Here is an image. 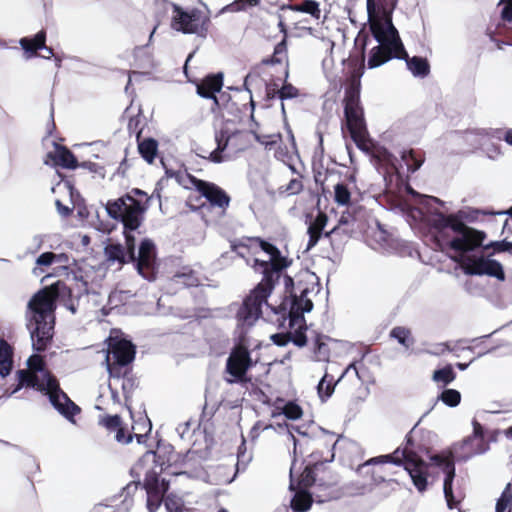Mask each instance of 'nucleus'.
<instances>
[{"label":"nucleus","mask_w":512,"mask_h":512,"mask_svg":"<svg viewBox=\"0 0 512 512\" xmlns=\"http://www.w3.org/2000/svg\"><path fill=\"white\" fill-rule=\"evenodd\" d=\"M249 240L258 242L261 250L270 259H253L251 267L262 275V279L244 298L237 311L238 321L249 326L254 324L262 315L265 304L277 316L279 325H283L286 320H289L290 327L301 324L304 322V313L313 309V302L308 294L314 288H310L303 281L294 283L293 278L285 273L293 261L283 256L275 245L262 238Z\"/></svg>","instance_id":"nucleus-1"},{"label":"nucleus","mask_w":512,"mask_h":512,"mask_svg":"<svg viewBox=\"0 0 512 512\" xmlns=\"http://www.w3.org/2000/svg\"><path fill=\"white\" fill-rule=\"evenodd\" d=\"M367 37L364 38L361 50L357 57H351L349 66L352 68L344 93V119L345 126L356 146L369 154L375 163L385 169L386 174H398L397 159L386 148L376 145L369 137L364 108L360 100L361 77L365 67V47Z\"/></svg>","instance_id":"nucleus-2"},{"label":"nucleus","mask_w":512,"mask_h":512,"mask_svg":"<svg viewBox=\"0 0 512 512\" xmlns=\"http://www.w3.org/2000/svg\"><path fill=\"white\" fill-rule=\"evenodd\" d=\"M367 13L370 31L379 43L370 51L368 67L376 68L395 58L405 60L408 69L414 76L426 77L430 73L427 59L419 56L409 57L399 33L392 23L391 12H384L383 17H380L376 10L375 0H367Z\"/></svg>","instance_id":"nucleus-3"},{"label":"nucleus","mask_w":512,"mask_h":512,"mask_svg":"<svg viewBox=\"0 0 512 512\" xmlns=\"http://www.w3.org/2000/svg\"><path fill=\"white\" fill-rule=\"evenodd\" d=\"M177 457L173 446L159 445L156 451L145 452L131 469L133 476H144L143 488L147 493V508L150 512L159 508L169 489V483L164 479L160 481L159 476L165 468L177 462Z\"/></svg>","instance_id":"nucleus-4"},{"label":"nucleus","mask_w":512,"mask_h":512,"mask_svg":"<svg viewBox=\"0 0 512 512\" xmlns=\"http://www.w3.org/2000/svg\"><path fill=\"white\" fill-rule=\"evenodd\" d=\"M59 291L56 285L45 287L30 299L28 309L32 312L30 321L35 328L31 330L33 349L44 352L50 345L54 334L55 301Z\"/></svg>","instance_id":"nucleus-5"},{"label":"nucleus","mask_w":512,"mask_h":512,"mask_svg":"<svg viewBox=\"0 0 512 512\" xmlns=\"http://www.w3.org/2000/svg\"><path fill=\"white\" fill-rule=\"evenodd\" d=\"M151 197L139 188H133L115 200H109L106 211L110 218L121 222L125 229H138L149 207Z\"/></svg>","instance_id":"nucleus-6"},{"label":"nucleus","mask_w":512,"mask_h":512,"mask_svg":"<svg viewBox=\"0 0 512 512\" xmlns=\"http://www.w3.org/2000/svg\"><path fill=\"white\" fill-rule=\"evenodd\" d=\"M216 148L208 152V156L201 155L213 163H221L226 157L235 156L245 151L251 145L250 133L245 130H234L223 127L215 132Z\"/></svg>","instance_id":"nucleus-7"},{"label":"nucleus","mask_w":512,"mask_h":512,"mask_svg":"<svg viewBox=\"0 0 512 512\" xmlns=\"http://www.w3.org/2000/svg\"><path fill=\"white\" fill-rule=\"evenodd\" d=\"M416 432L414 426L405 437V445L402 449V456L405 460V470L408 472L412 482L419 492L427 490L429 468L433 465L431 461L425 462L418 454L423 449L415 444L413 435Z\"/></svg>","instance_id":"nucleus-8"},{"label":"nucleus","mask_w":512,"mask_h":512,"mask_svg":"<svg viewBox=\"0 0 512 512\" xmlns=\"http://www.w3.org/2000/svg\"><path fill=\"white\" fill-rule=\"evenodd\" d=\"M135 345L124 338H110L105 363L112 378L120 379L129 370H133L132 363L135 359Z\"/></svg>","instance_id":"nucleus-9"},{"label":"nucleus","mask_w":512,"mask_h":512,"mask_svg":"<svg viewBox=\"0 0 512 512\" xmlns=\"http://www.w3.org/2000/svg\"><path fill=\"white\" fill-rule=\"evenodd\" d=\"M178 182L185 189L197 191L201 197L207 200L211 208L219 209L223 214L230 205L229 194L213 182L198 179L190 173L180 176Z\"/></svg>","instance_id":"nucleus-10"},{"label":"nucleus","mask_w":512,"mask_h":512,"mask_svg":"<svg viewBox=\"0 0 512 512\" xmlns=\"http://www.w3.org/2000/svg\"><path fill=\"white\" fill-rule=\"evenodd\" d=\"M253 366L254 362L248 348L242 344L236 345L226 360L225 373L228 376L225 377V381L228 384L246 385L250 383L252 379L248 376V371Z\"/></svg>","instance_id":"nucleus-11"},{"label":"nucleus","mask_w":512,"mask_h":512,"mask_svg":"<svg viewBox=\"0 0 512 512\" xmlns=\"http://www.w3.org/2000/svg\"><path fill=\"white\" fill-rule=\"evenodd\" d=\"M210 20L200 10L194 8L189 11L174 5L171 26L184 34H196L206 37Z\"/></svg>","instance_id":"nucleus-12"},{"label":"nucleus","mask_w":512,"mask_h":512,"mask_svg":"<svg viewBox=\"0 0 512 512\" xmlns=\"http://www.w3.org/2000/svg\"><path fill=\"white\" fill-rule=\"evenodd\" d=\"M460 225L458 230H454L455 235L447 244L450 250L457 253V258L467 257V253L483 248V242L487 237L484 231L476 230L463 221Z\"/></svg>","instance_id":"nucleus-13"},{"label":"nucleus","mask_w":512,"mask_h":512,"mask_svg":"<svg viewBox=\"0 0 512 512\" xmlns=\"http://www.w3.org/2000/svg\"><path fill=\"white\" fill-rule=\"evenodd\" d=\"M18 386L17 389L22 387L34 388L39 392L45 393L49 396V400L52 405H56L55 393L60 392V384L57 378L51 371L45 372L43 375V381L39 380L37 373L29 371L27 369H20L16 372Z\"/></svg>","instance_id":"nucleus-14"},{"label":"nucleus","mask_w":512,"mask_h":512,"mask_svg":"<svg viewBox=\"0 0 512 512\" xmlns=\"http://www.w3.org/2000/svg\"><path fill=\"white\" fill-rule=\"evenodd\" d=\"M467 275H487L504 281L506 276L501 263L497 260L485 258L484 256H467L454 258Z\"/></svg>","instance_id":"nucleus-15"},{"label":"nucleus","mask_w":512,"mask_h":512,"mask_svg":"<svg viewBox=\"0 0 512 512\" xmlns=\"http://www.w3.org/2000/svg\"><path fill=\"white\" fill-rule=\"evenodd\" d=\"M429 460H431L432 465L440 468L445 474L443 490L448 508H457L461 500H456L452 488L455 478V461L452 451L445 450L440 453L430 455Z\"/></svg>","instance_id":"nucleus-16"},{"label":"nucleus","mask_w":512,"mask_h":512,"mask_svg":"<svg viewBox=\"0 0 512 512\" xmlns=\"http://www.w3.org/2000/svg\"><path fill=\"white\" fill-rule=\"evenodd\" d=\"M133 263H136L138 273L145 279L149 281L156 279V246L151 239L145 238L141 241L138 256Z\"/></svg>","instance_id":"nucleus-17"},{"label":"nucleus","mask_w":512,"mask_h":512,"mask_svg":"<svg viewBox=\"0 0 512 512\" xmlns=\"http://www.w3.org/2000/svg\"><path fill=\"white\" fill-rule=\"evenodd\" d=\"M328 223V216L326 213L319 211L316 217L309 223L307 234L309 236V240L307 243V250L315 247L322 236L330 239L332 234L337 233L340 230L341 225H345L348 223L347 218L342 215L339 219V225L331 229L330 231H324L326 225Z\"/></svg>","instance_id":"nucleus-18"},{"label":"nucleus","mask_w":512,"mask_h":512,"mask_svg":"<svg viewBox=\"0 0 512 512\" xmlns=\"http://www.w3.org/2000/svg\"><path fill=\"white\" fill-rule=\"evenodd\" d=\"M356 473L364 480V486L368 487L369 490L384 483L390 475L387 473V469L378 464L374 458H370L360 464L356 469Z\"/></svg>","instance_id":"nucleus-19"},{"label":"nucleus","mask_w":512,"mask_h":512,"mask_svg":"<svg viewBox=\"0 0 512 512\" xmlns=\"http://www.w3.org/2000/svg\"><path fill=\"white\" fill-rule=\"evenodd\" d=\"M472 426V434L464 438L461 443V448L465 450L469 456L483 454L489 450V444L486 441L483 426L476 419H473Z\"/></svg>","instance_id":"nucleus-20"},{"label":"nucleus","mask_w":512,"mask_h":512,"mask_svg":"<svg viewBox=\"0 0 512 512\" xmlns=\"http://www.w3.org/2000/svg\"><path fill=\"white\" fill-rule=\"evenodd\" d=\"M223 80L224 76L221 72L208 74L196 84V92L202 98L212 99L214 105L219 108L216 94L221 91Z\"/></svg>","instance_id":"nucleus-21"},{"label":"nucleus","mask_w":512,"mask_h":512,"mask_svg":"<svg viewBox=\"0 0 512 512\" xmlns=\"http://www.w3.org/2000/svg\"><path fill=\"white\" fill-rule=\"evenodd\" d=\"M99 424L110 432H116L115 438L121 443H130L133 434L128 433L123 426L122 419L119 415H104L99 418Z\"/></svg>","instance_id":"nucleus-22"},{"label":"nucleus","mask_w":512,"mask_h":512,"mask_svg":"<svg viewBox=\"0 0 512 512\" xmlns=\"http://www.w3.org/2000/svg\"><path fill=\"white\" fill-rule=\"evenodd\" d=\"M48 157L53 161L55 166L65 169H76L79 167L77 158L66 146L57 145L54 152H50Z\"/></svg>","instance_id":"nucleus-23"},{"label":"nucleus","mask_w":512,"mask_h":512,"mask_svg":"<svg viewBox=\"0 0 512 512\" xmlns=\"http://www.w3.org/2000/svg\"><path fill=\"white\" fill-rule=\"evenodd\" d=\"M295 464L292 465L290 470V475L292 476ZM290 488L295 490L296 493L291 500V507L296 512H306L308 511L313 503L312 495L308 490L295 488L293 479L291 478Z\"/></svg>","instance_id":"nucleus-24"},{"label":"nucleus","mask_w":512,"mask_h":512,"mask_svg":"<svg viewBox=\"0 0 512 512\" xmlns=\"http://www.w3.org/2000/svg\"><path fill=\"white\" fill-rule=\"evenodd\" d=\"M461 221L462 219L455 214L445 215L442 212H438L430 219V226L436 230L438 234H442L447 228L451 229L453 232L454 230H458L459 227H461Z\"/></svg>","instance_id":"nucleus-25"},{"label":"nucleus","mask_w":512,"mask_h":512,"mask_svg":"<svg viewBox=\"0 0 512 512\" xmlns=\"http://www.w3.org/2000/svg\"><path fill=\"white\" fill-rule=\"evenodd\" d=\"M55 395L56 405L52 406L68 420H73L74 416L80 413V407L61 388L60 392L55 393Z\"/></svg>","instance_id":"nucleus-26"},{"label":"nucleus","mask_w":512,"mask_h":512,"mask_svg":"<svg viewBox=\"0 0 512 512\" xmlns=\"http://www.w3.org/2000/svg\"><path fill=\"white\" fill-rule=\"evenodd\" d=\"M336 442L331 445H324V448L320 446L312 451L308 456L307 464L318 469L320 465L333 461L335 457L334 446Z\"/></svg>","instance_id":"nucleus-27"},{"label":"nucleus","mask_w":512,"mask_h":512,"mask_svg":"<svg viewBox=\"0 0 512 512\" xmlns=\"http://www.w3.org/2000/svg\"><path fill=\"white\" fill-rule=\"evenodd\" d=\"M286 63L285 69V79L288 77V51H287V41L286 38H283L279 43L274 47V51L272 56L263 58L261 61L262 65H274V64H282Z\"/></svg>","instance_id":"nucleus-28"},{"label":"nucleus","mask_w":512,"mask_h":512,"mask_svg":"<svg viewBox=\"0 0 512 512\" xmlns=\"http://www.w3.org/2000/svg\"><path fill=\"white\" fill-rule=\"evenodd\" d=\"M19 43L26 53L36 55L38 50L45 47L46 31L42 29L34 37H23Z\"/></svg>","instance_id":"nucleus-29"},{"label":"nucleus","mask_w":512,"mask_h":512,"mask_svg":"<svg viewBox=\"0 0 512 512\" xmlns=\"http://www.w3.org/2000/svg\"><path fill=\"white\" fill-rule=\"evenodd\" d=\"M172 280L175 283L183 285L188 288L197 287L200 285V279L197 273L187 266L182 267L179 271H177L173 275Z\"/></svg>","instance_id":"nucleus-30"},{"label":"nucleus","mask_w":512,"mask_h":512,"mask_svg":"<svg viewBox=\"0 0 512 512\" xmlns=\"http://www.w3.org/2000/svg\"><path fill=\"white\" fill-rule=\"evenodd\" d=\"M138 151L141 157L149 164H152L158 153V142L154 138L137 140Z\"/></svg>","instance_id":"nucleus-31"},{"label":"nucleus","mask_w":512,"mask_h":512,"mask_svg":"<svg viewBox=\"0 0 512 512\" xmlns=\"http://www.w3.org/2000/svg\"><path fill=\"white\" fill-rule=\"evenodd\" d=\"M401 158L407 165L408 171L414 173L424 163L425 153L421 149H409L402 152Z\"/></svg>","instance_id":"nucleus-32"},{"label":"nucleus","mask_w":512,"mask_h":512,"mask_svg":"<svg viewBox=\"0 0 512 512\" xmlns=\"http://www.w3.org/2000/svg\"><path fill=\"white\" fill-rule=\"evenodd\" d=\"M13 349L8 342L0 339V375L5 377L9 375L13 364Z\"/></svg>","instance_id":"nucleus-33"},{"label":"nucleus","mask_w":512,"mask_h":512,"mask_svg":"<svg viewBox=\"0 0 512 512\" xmlns=\"http://www.w3.org/2000/svg\"><path fill=\"white\" fill-rule=\"evenodd\" d=\"M104 252L108 261L117 262L120 265L131 262L128 260V254L125 251L124 246L120 243L108 244L105 247Z\"/></svg>","instance_id":"nucleus-34"},{"label":"nucleus","mask_w":512,"mask_h":512,"mask_svg":"<svg viewBox=\"0 0 512 512\" xmlns=\"http://www.w3.org/2000/svg\"><path fill=\"white\" fill-rule=\"evenodd\" d=\"M288 9L294 12L308 13L315 19H319L321 15L319 3L315 0H304L302 3L289 4Z\"/></svg>","instance_id":"nucleus-35"},{"label":"nucleus","mask_w":512,"mask_h":512,"mask_svg":"<svg viewBox=\"0 0 512 512\" xmlns=\"http://www.w3.org/2000/svg\"><path fill=\"white\" fill-rule=\"evenodd\" d=\"M456 379V373L452 365L448 364L433 372L432 380L441 387H446Z\"/></svg>","instance_id":"nucleus-36"},{"label":"nucleus","mask_w":512,"mask_h":512,"mask_svg":"<svg viewBox=\"0 0 512 512\" xmlns=\"http://www.w3.org/2000/svg\"><path fill=\"white\" fill-rule=\"evenodd\" d=\"M328 337L316 334L313 342V352L318 361H327L330 357V349L326 343Z\"/></svg>","instance_id":"nucleus-37"},{"label":"nucleus","mask_w":512,"mask_h":512,"mask_svg":"<svg viewBox=\"0 0 512 512\" xmlns=\"http://www.w3.org/2000/svg\"><path fill=\"white\" fill-rule=\"evenodd\" d=\"M337 382L334 380L333 375L324 374L317 386L318 395L323 401L331 397Z\"/></svg>","instance_id":"nucleus-38"},{"label":"nucleus","mask_w":512,"mask_h":512,"mask_svg":"<svg viewBox=\"0 0 512 512\" xmlns=\"http://www.w3.org/2000/svg\"><path fill=\"white\" fill-rule=\"evenodd\" d=\"M334 201L339 206L351 205V192L345 183H337L334 186Z\"/></svg>","instance_id":"nucleus-39"},{"label":"nucleus","mask_w":512,"mask_h":512,"mask_svg":"<svg viewBox=\"0 0 512 512\" xmlns=\"http://www.w3.org/2000/svg\"><path fill=\"white\" fill-rule=\"evenodd\" d=\"M316 468L306 464L303 472L300 474L295 488L308 490L316 481L315 478Z\"/></svg>","instance_id":"nucleus-40"},{"label":"nucleus","mask_w":512,"mask_h":512,"mask_svg":"<svg viewBox=\"0 0 512 512\" xmlns=\"http://www.w3.org/2000/svg\"><path fill=\"white\" fill-rule=\"evenodd\" d=\"M390 337L396 339L402 346L406 348H409L413 344L411 331L406 327H394L390 332Z\"/></svg>","instance_id":"nucleus-41"},{"label":"nucleus","mask_w":512,"mask_h":512,"mask_svg":"<svg viewBox=\"0 0 512 512\" xmlns=\"http://www.w3.org/2000/svg\"><path fill=\"white\" fill-rule=\"evenodd\" d=\"M27 370L41 373L42 376L45 375V372L50 371L46 367V361L44 357L40 354H32L27 360Z\"/></svg>","instance_id":"nucleus-42"},{"label":"nucleus","mask_w":512,"mask_h":512,"mask_svg":"<svg viewBox=\"0 0 512 512\" xmlns=\"http://www.w3.org/2000/svg\"><path fill=\"white\" fill-rule=\"evenodd\" d=\"M137 229H125L123 228V234L125 238V251L128 254V260L134 262L136 260L135 247L136 240L133 235V232Z\"/></svg>","instance_id":"nucleus-43"},{"label":"nucleus","mask_w":512,"mask_h":512,"mask_svg":"<svg viewBox=\"0 0 512 512\" xmlns=\"http://www.w3.org/2000/svg\"><path fill=\"white\" fill-rule=\"evenodd\" d=\"M301 178L302 176H299L298 178H293L289 181L288 184L280 186L278 189L279 193L286 194L288 196L297 195L301 193L303 190V183Z\"/></svg>","instance_id":"nucleus-44"},{"label":"nucleus","mask_w":512,"mask_h":512,"mask_svg":"<svg viewBox=\"0 0 512 512\" xmlns=\"http://www.w3.org/2000/svg\"><path fill=\"white\" fill-rule=\"evenodd\" d=\"M445 405L456 407L461 401V394L455 389H445L438 397Z\"/></svg>","instance_id":"nucleus-45"},{"label":"nucleus","mask_w":512,"mask_h":512,"mask_svg":"<svg viewBox=\"0 0 512 512\" xmlns=\"http://www.w3.org/2000/svg\"><path fill=\"white\" fill-rule=\"evenodd\" d=\"M489 249H492L493 251L491 253H488V256H492L495 253H501V252H511L512 253V242H509L507 240H501V241H492L486 245L483 244V250L488 251Z\"/></svg>","instance_id":"nucleus-46"},{"label":"nucleus","mask_w":512,"mask_h":512,"mask_svg":"<svg viewBox=\"0 0 512 512\" xmlns=\"http://www.w3.org/2000/svg\"><path fill=\"white\" fill-rule=\"evenodd\" d=\"M282 413L288 419L297 420V419H300L302 417L303 410L300 407V405H298L296 402L289 401L282 408Z\"/></svg>","instance_id":"nucleus-47"},{"label":"nucleus","mask_w":512,"mask_h":512,"mask_svg":"<svg viewBox=\"0 0 512 512\" xmlns=\"http://www.w3.org/2000/svg\"><path fill=\"white\" fill-rule=\"evenodd\" d=\"M141 117L140 115L133 116L129 119L127 129L130 135L134 134L136 136V140L141 139L142 127H141Z\"/></svg>","instance_id":"nucleus-48"},{"label":"nucleus","mask_w":512,"mask_h":512,"mask_svg":"<svg viewBox=\"0 0 512 512\" xmlns=\"http://www.w3.org/2000/svg\"><path fill=\"white\" fill-rule=\"evenodd\" d=\"M123 379L122 389L125 393L132 392L137 387V378L132 373V370L126 375L120 376Z\"/></svg>","instance_id":"nucleus-49"},{"label":"nucleus","mask_w":512,"mask_h":512,"mask_svg":"<svg viewBox=\"0 0 512 512\" xmlns=\"http://www.w3.org/2000/svg\"><path fill=\"white\" fill-rule=\"evenodd\" d=\"M299 96V90L291 83H284L280 88V99H292Z\"/></svg>","instance_id":"nucleus-50"},{"label":"nucleus","mask_w":512,"mask_h":512,"mask_svg":"<svg viewBox=\"0 0 512 512\" xmlns=\"http://www.w3.org/2000/svg\"><path fill=\"white\" fill-rule=\"evenodd\" d=\"M79 167H82V168L88 170L89 172L98 175L101 178L105 177V168H104V166L99 165L98 163L86 161V162L79 163Z\"/></svg>","instance_id":"nucleus-51"},{"label":"nucleus","mask_w":512,"mask_h":512,"mask_svg":"<svg viewBox=\"0 0 512 512\" xmlns=\"http://www.w3.org/2000/svg\"><path fill=\"white\" fill-rule=\"evenodd\" d=\"M290 341H292L298 347H303L306 345L307 336L301 326L294 333H291Z\"/></svg>","instance_id":"nucleus-52"},{"label":"nucleus","mask_w":512,"mask_h":512,"mask_svg":"<svg viewBox=\"0 0 512 512\" xmlns=\"http://www.w3.org/2000/svg\"><path fill=\"white\" fill-rule=\"evenodd\" d=\"M164 502L168 512H183L184 510L183 504L178 499L167 496Z\"/></svg>","instance_id":"nucleus-53"},{"label":"nucleus","mask_w":512,"mask_h":512,"mask_svg":"<svg viewBox=\"0 0 512 512\" xmlns=\"http://www.w3.org/2000/svg\"><path fill=\"white\" fill-rule=\"evenodd\" d=\"M265 93L267 100H273L276 97L280 98V89L276 82L271 81L265 85Z\"/></svg>","instance_id":"nucleus-54"},{"label":"nucleus","mask_w":512,"mask_h":512,"mask_svg":"<svg viewBox=\"0 0 512 512\" xmlns=\"http://www.w3.org/2000/svg\"><path fill=\"white\" fill-rule=\"evenodd\" d=\"M57 255L53 252H44L37 259L36 264L38 266H50L56 259Z\"/></svg>","instance_id":"nucleus-55"},{"label":"nucleus","mask_w":512,"mask_h":512,"mask_svg":"<svg viewBox=\"0 0 512 512\" xmlns=\"http://www.w3.org/2000/svg\"><path fill=\"white\" fill-rule=\"evenodd\" d=\"M272 340L278 346H285L291 340V333H276L272 336Z\"/></svg>","instance_id":"nucleus-56"},{"label":"nucleus","mask_w":512,"mask_h":512,"mask_svg":"<svg viewBox=\"0 0 512 512\" xmlns=\"http://www.w3.org/2000/svg\"><path fill=\"white\" fill-rule=\"evenodd\" d=\"M374 460L380 464L382 466V464H385V463H392V464H395L397 466H402L403 465V460H397L395 461L393 459V455L391 454H387V455H380V456H377V457H373Z\"/></svg>","instance_id":"nucleus-57"},{"label":"nucleus","mask_w":512,"mask_h":512,"mask_svg":"<svg viewBox=\"0 0 512 512\" xmlns=\"http://www.w3.org/2000/svg\"><path fill=\"white\" fill-rule=\"evenodd\" d=\"M512 501L500 497L496 503V512H511Z\"/></svg>","instance_id":"nucleus-58"},{"label":"nucleus","mask_w":512,"mask_h":512,"mask_svg":"<svg viewBox=\"0 0 512 512\" xmlns=\"http://www.w3.org/2000/svg\"><path fill=\"white\" fill-rule=\"evenodd\" d=\"M252 237H245L241 240H239L238 242L236 243H233L231 245V249L232 251L236 252L237 251V248L238 247H242V248H249L252 244H256L259 246V243L258 242H255V241H250L249 239H251ZM254 238H259L258 236H255Z\"/></svg>","instance_id":"nucleus-59"},{"label":"nucleus","mask_w":512,"mask_h":512,"mask_svg":"<svg viewBox=\"0 0 512 512\" xmlns=\"http://www.w3.org/2000/svg\"><path fill=\"white\" fill-rule=\"evenodd\" d=\"M505 6L501 12V18L504 21L511 22L512 21V0H505Z\"/></svg>","instance_id":"nucleus-60"},{"label":"nucleus","mask_w":512,"mask_h":512,"mask_svg":"<svg viewBox=\"0 0 512 512\" xmlns=\"http://www.w3.org/2000/svg\"><path fill=\"white\" fill-rule=\"evenodd\" d=\"M129 168H130V165L127 161V158L124 157L123 160L120 162L119 166L117 167L114 175L124 178V177H126Z\"/></svg>","instance_id":"nucleus-61"},{"label":"nucleus","mask_w":512,"mask_h":512,"mask_svg":"<svg viewBox=\"0 0 512 512\" xmlns=\"http://www.w3.org/2000/svg\"><path fill=\"white\" fill-rule=\"evenodd\" d=\"M246 9L245 4L242 0H236L232 2L231 4L227 5L223 10L229 11V12H239Z\"/></svg>","instance_id":"nucleus-62"},{"label":"nucleus","mask_w":512,"mask_h":512,"mask_svg":"<svg viewBox=\"0 0 512 512\" xmlns=\"http://www.w3.org/2000/svg\"><path fill=\"white\" fill-rule=\"evenodd\" d=\"M500 497L512 501V484L511 483H508L506 485V487L504 488Z\"/></svg>","instance_id":"nucleus-63"},{"label":"nucleus","mask_w":512,"mask_h":512,"mask_svg":"<svg viewBox=\"0 0 512 512\" xmlns=\"http://www.w3.org/2000/svg\"><path fill=\"white\" fill-rule=\"evenodd\" d=\"M56 205H57V208H58L59 212L62 215L68 216V215H70L72 213V209H70L67 206L62 205V203L59 200L56 201Z\"/></svg>","instance_id":"nucleus-64"}]
</instances>
